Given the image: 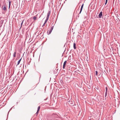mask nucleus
I'll return each mask as SVG.
<instances>
[{
	"label": "nucleus",
	"instance_id": "obj_1",
	"mask_svg": "<svg viewBox=\"0 0 120 120\" xmlns=\"http://www.w3.org/2000/svg\"><path fill=\"white\" fill-rule=\"evenodd\" d=\"M53 27H54L53 26H52L51 27L50 30H49V33H48L49 34H51L52 30H53Z\"/></svg>",
	"mask_w": 120,
	"mask_h": 120
},
{
	"label": "nucleus",
	"instance_id": "obj_19",
	"mask_svg": "<svg viewBox=\"0 0 120 120\" xmlns=\"http://www.w3.org/2000/svg\"><path fill=\"white\" fill-rule=\"evenodd\" d=\"M38 111H37V112H36V113L35 114H36V115H37L38 114Z\"/></svg>",
	"mask_w": 120,
	"mask_h": 120
},
{
	"label": "nucleus",
	"instance_id": "obj_9",
	"mask_svg": "<svg viewBox=\"0 0 120 120\" xmlns=\"http://www.w3.org/2000/svg\"><path fill=\"white\" fill-rule=\"evenodd\" d=\"M48 19H47V18L46 19V20H45V22L44 23H46L47 21L48 20Z\"/></svg>",
	"mask_w": 120,
	"mask_h": 120
},
{
	"label": "nucleus",
	"instance_id": "obj_17",
	"mask_svg": "<svg viewBox=\"0 0 120 120\" xmlns=\"http://www.w3.org/2000/svg\"><path fill=\"white\" fill-rule=\"evenodd\" d=\"M107 94V92H106L105 93V97H106Z\"/></svg>",
	"mask_w": 120,
	"mask_h": 120
},
{
	"label": "nucleus",
	"instance_id": "obj_11",
	"mask_svg": "<svg viewBox=\"0 0 120 120\" xmlns=\"http://www.w3.org/2000/svg\"><path fill=\"white\" fill-rule=\"evenodd\" d=\"M3 9L5 11L6 10V8L5 6L3 8Z\"/></svg>",
	"mask_w": 120,
	"mask_h": 120
},
{
	"label": "nucleus",
	"instance_id": "obj_13",
	"mask_svg": "<svg viewBox=\"0 0 120 120\" xmlns=\"http://www.w3.org/2000/svg\"><path fill=\"white\" fill-rule=\"evenodd\" d=\"M36 17L35 16H34L33 17V19L34 20H36Z\"/></svg>",
	"mask_w": 120,
	"mask_h": 120
},
{
	"label": "nucleus",
	"instance_id": "obj_3",
	"mask_svg": "<svg viewBox=\"0 0 120 120\" xmlns=\"http://www.w3.org/2000/svg\"><path fill=\"white\" fill-rule=\"evenodd\" d=\"M102 12L101 11L99 15H98L99 17L100 18H101V16H102Z\"/></svg>",
	"mask_w": 120,
	"mask_h": 120
},
{
	"label": "nucleus",
	"instance_id": "obj_2",
	"mask_svg": "<svg viewBox=\"0 0 120 120\" xmlns=\"http://www.w3.org/2000/svg\"><path fill=\"white\" fill-rule=\"evenodd\" d=\"M50 13H51V12H50V11H49L47 13V16L46 17V18L49 19V17L50 15Z\"/></svg>",
	"mask_w": 120,
	"mask_h": 120
},
{
	"label": "nucleus",
	"instance_id": "obj_6",
	"mask_svg": "<svg viewBox=\"0 0 120 120\" xmlns=\"http://www.w3.org/2000/svg\"><path fill=\"white\" fill-rule=\"evenodd\" d=\"M76 45L75 43H74L73 47H74V49H75L76 48Z\"/></svg>",
	"mask_w": 120,
	"mask_h": 120
},
{
	"label": "nucleus",
	"instance_id": "obj_14",
	"mask_svg": "<svg viewBox=\"0 0 120 120\" xmlns=\"http://www.w3.org/2000/svg\"><path fill=\"white\" fill-rule=\"evenodd\" d=\"M98 72L97 71H95V75H98Z\"/></svg>",
	"mask_w": 120,
	"mask_h": 120
},
{
	"label": "nucleus",
	"instance_id": "obj_16",
	"mask_svg": "<svg viewBox=\"0 0 120 120\" xmlns=\"http://www.w3.org/2000/svg\"><path fill=\"white\" fill-rule=\"evenodd\" d=\"M23 21L24 20H23L22 22H21V27L22 26V24H23Z\"/></svg>",
	"mask_w": 120,
	"mask_h": 120
},
{
	"label": "nucleus",
	"instance_id": "obj_7",
	"mask_svg": "<svg viewBox=\"0 0 120 120\" xmlns=\"http://www.w3.org/2000/svg\"><path fill=\"white\" fill-rule=\"evenodd\" d=\"M21 58L18 61V62L17 65H18L19 64V63L21 61Z\"/></svg>",
	"mask_w": 120,
	"mask_h": 120
},
{
	"label": "nucleus",
	"instance_id": "obj_21",
	"mask_svg": "<svg viewBox=\"0 0 120 120\" xmlns=\"http://www.w3.org/2000/svg\"><path fill=\"white\" fill-rule=\"evenodd\" d=\"M78 17H79V15H78Z\"/></svg>",
	"mask_w": 120,
	"mask_h": 120
},
{
	"label": "nucleus",
	"instance_id": "obj_10",
	"mask_svg": "<svg viewBox=\"0 0 120 120\" xmlns=\"http://www.w3.org/2000/svg\"><path fill=\"white\" fill-rule=\"evenodd\" d=\"M40 106H39L38 107V110H37L38 112H39V109H40Z\"/></svg>",
	"mask_w": 120,
	"mask_h": 120
},
{
	"label": "nucleus",
	"instance_id": "obj_12",
	"mask_svg": "<svg viewBox=\"0 0 120 120\" xmlns=\"http://www.w3.org/2000/svg\"><path fill=\"white\" fill-rule=\"evenodd\" d=\"M11 2L9 0V8L10 7V5L11 4Z\"/></svg>",
	"mask_w": 120,
	"mask_h": 120
},
{
	"label": "nucleus",
	"instance_id": "obj_4",
	"mask_svg": "<svg viewBox=\"0 0 120 120\" xmlns=\"http://www.w3.org/2000/svg\"><path fill=\"white\" fill-rule=\"evenodd\" d=\"M83 5H84V4H82V5L81 6V9H80V12H79V14H80L81 13L82 11V8H83Z\"/></svg>",
	"mask_w": 120,
	"mask_h": 120
},
{
	"label": "nucleus",
	"instance_id": "obj_15",
	"mask_svg": "<svg viewBox=\"0 0 120 120\" xmlns=\"http://www.w3.org/2000/svg\"><path fill=\"white\" fill-rule=\"evenodd\" d=\"M107 1L108 0H106L105 2V5L107 4Z\"/></svg>",
	"mask_w": 120,
	"mask_h": 120
},
{
	"label": "nucleus",
	"instance_id": "obj_8",
	"mask_svg": "<svg viewBox=\"0 0 120 120\" xmlns=\"http://www.w3.org/2000/svg\"><path fill=\"white\" fill-rule=\"evenodd\" d=\"M16 52H14L13 55V56L14 57H15L16 56Z\"/></svg>",
	"mask_w": 120,
	"mask_h": 120
},
{
	"label": "nucleus",
	"instance_id": "obj_5",
	"mask_svg": "<svg viewBox=\"0 0 120 120\" xmlns=\"http://www.w3.org/2000/svg\"><path fill=\"white\" fill-rule=\"evenodd\" d=\"M66 63H67L66 61H65L64 62V64H63V69L65 68V65L66 64Z\"/></svg>",
	"mask_w": 120,
	"mask_h": 120
},
{
	"label": "nucleus",
	"instance_id": "obj_18",
	"mask_svg": "<svg viewBox=\"0 0 120 120\" xmlns=\"http://www.w3.org/2000/svg\"><path fill=\"white\" fill-rule=\"evenodd\" d=\"M106 92H107V87H106Z\"/></svg>",
	"mask_w": 120,
	"mask_h": 120
},
{
	"label": "nucleus",
	"instance_id": "obj_20",
	"mask_svg": "<svg viewBox=\"0 0 120 120\" xmlns=\"http://www.w3.org/2000/svg\"><path fill=\"white\" fill-rule=\"evenodd\" d=\"M45 24V23H44L42 26H44Z\"/></svg>",
	"mask_w": 120,
	"mask_h": 120
}]
</instances>
